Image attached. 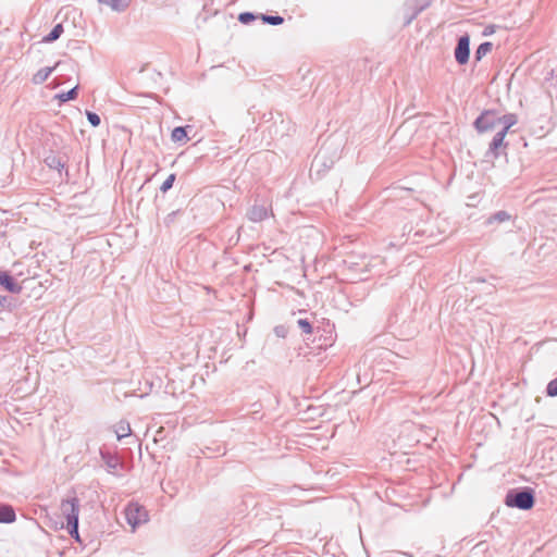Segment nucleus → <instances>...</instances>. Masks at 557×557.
I'll list each match as a JSON object with an SVG mask.
<instances>
[{"label": "nucleus", "instance_id": "obj_11", "mask_svg": "<svg viewBox=\"0 0 557 557\" xmlns=\"http://www.w3.org/2000/svg\"><path fill=\"white\" fill-rule=\"evenodd\" d=\"M16 519L15 511L12 506L0 504V523H12Z\"/></svg>", "mask_w": 557, "mask_h": 557}, {"label": "nucleus", "instance_id": "obj_23", "mask_svg": "<svg viewBox=\"0 0 557 557\" xmlns=\"http://www.w3.org/2000/svg\"><path fill=\"white\" fill-rule=\"evenodd\" d=\"M297 324L299 326V329L305 333V334H311L312 333V326H311V323L307 320V319H299L297 321Z\"/></svg>", "mask_w": 557, "mask_h": 557}, {"label": "nucleus", "instance_id": "obj_22", "mask_svg": "<svg viewBox=\"0 0 557 557\" xmlns=\"http://www.w3.org/2000/svg\"><path fill=\"white\" fill-rule=\"evenodd\" d=\"M77 89H78V86H75L74 88H72L71 90H69L67 92H63V94H60L58 95V99L61 101V102H65V101H69V100H73L76 98L77 96Z\"/></svg>", "mask_w": 557, "mask_h": 557}, {"label": "nucleus", "instance_id": "obj_5", "mask_svg": "<svg viewBox=\"0 0 557 557\" xmlns=\"http://www.w3.org/2000/svg\"><path fill=\"white\" fill-rule=\"evenodd\" d=\"M470 40L469 37L461 36L458 39L457 47L455 48V59L459 64H466L470 54Z\"/></svg>", "mask_w": 557, "mask_h": 557}, {"label": "nucleus", "instance_id": "obj_20", "mask_svg": "<svg viewBox=\"0 0 557 557\" xmlns=\"http://www.w3.org/2000/svg\"><path fill=\"white\" fill-rule=\"evenodd\" d=\"M510 219V215L506 211H498L495 214H493L491 218H488L487 223L492 224L494 222L503 223L505 221H508Z\"/></svg>", "mask_w": 557, "mask_h": 557}, {"label": "nucleus", "instance_id": "obj_28", "mask_svg": "<svg viewBox=\"0 0 557 557\" xmlns=\"http://www.w3.org/2000/svg\"><path fill=\"white\" fill-rule=\"evenodd\" d=\"M275 333L277 334H282V331H278L277 329L275 330Z\"/></svg>", "mask_w": 557, "mask_h": 557}, {"label": "nucleus", "instance_id": "obj_2", "mask_svg": "<svg viewBox=\"0 0 557 557\" xmlns=\"http://www.w3.org/2000/svg\"><path fill=\"white\" fill-rule=\"evenodd\" d=\"M505 504L508 507H516L522 510L531 509L534 505L533 492L529 488L518 492H509L506 495Z\"/></svg>", "mask_w": 557, "mask_h": 557}, {"label": "nucleus", "instance_id": "obj_25", "mask_svg": "<svg viewBox=\"0 0 557 557\" xmlns=\"http://www.w3.org/2000/svg\"><path fill=\"white\" fill-rule=\"evenodd\" d=\"M256 18H257V16L250 12H243L238 15V21L243 24H248V23L255 21Z\"/></svg>", "mask_w": 557, "mask_h": 557}, {"label": "nucleus", "instance_id": "obj_24", "mask_svg": "<svg viewBox=\"0 0 557 557\" xmlns=\"http://www.w3.org/2000/svg\"><path fill=\"white\" fill-rule=\"evenodd\" d=\"M86 116H87V120L88 122L94 126V127H97L100 125V116L95 113V112H91V111H86Z\"/></svg>", "mask_w": 557, "mask_h": 557}, {"label": "nucleus", "instance_id": "obj_3", "mask_svg": "<svg viewBox=\"0 0 557 557\" xmlns=\"http://www.w3.org/2000/svg\"><path fill=\"white\" fill-rule=\"evenodd\" d=\"M125 518L132 529L135 530L136 527L148 521V512L138 504H129L125 508Z\"/></svg>", "mask_w": 557, "mask_h": 557}, {"label": "nucleus", "instance_id": "obj_18", "mask_svg": "<svg viewBox=\"0 0 557 557\" xmlns=\"http://www.w3.org/2000/svg\"><path fill=\"white\" fill-rule=\"evenodd\" d=\"M63 33V26L62 24H57L52 30L44 37V42H52L60 38V36Z\"/></svg>", "mask_w": 557, "mask_h": 557}, {"label": "nucleus", "instance_id": "obj_14", "mask_svg": "<svg viewBox=\"0 0 557 557\" xmlns=\"http://www.w3.org/2000/svg\"><path fill=\"white\" fill-rule=\"evenodd\" d=\"M55 66H47L42 67L39 71H37L33 76V83L34 84H42L48 79V77L51 75V73L54 71Z\"/></svg>", "mask_w": 557, "mask_h": 557}, {"label": "nucleus", "instance_id": "obj_19", "mask_svg": "<svg viewBox=\"0 0 557 557\" xmlns=\"http://www.w3.org/2000/svg\"><path fill=\"white\" fill-rule=\"evenodd\" d=\"M46 162H47L48 166L51 169H55V170L60 171L61 169L64 168V161L61 158L55 157V156L47 157Z\"/></svg>", "mask_w": 557, "mask_h": 557}, {"label": "nucleus", "instance_id": "obj_10", "mask_svg": "<svg viewBox=\"0 0 557 557\" xmlns=\"http://www.w3.org/2000/svg\"><path fill=\"white\" fill-rule=\"evenodd\" d=\"M0 285L11 293L21 292V286L5 272H0Z\"/></svg>", "mask_w": 557, "mask_h": 557}, {"label": "nucleus", "instance_id": "obj_26", "mask_svg": "<svg viewBox=\"0 0 557 557\" xmlns=\"http://www.w3.org/2000/svg\"><path fill=\"white\" fill-rule=\"evenodd\" d=\"M174 181H175V175L174 174L169 175L168 178L160 186V190L162 193H166L169 189L172 188Z\"/></svg>", "mask_w": 557, "mask_h": 557}, {"label": "nucleus", "instance_id": "obj_13", "mask_svg": "<svg viewBox=\"0 0 557 557\" xmlns=\"http://www.w3.org/2000/svg\"><path fill=\"white\" fill-rule=\"evenodd\" d=\"M499 131L508 133L509 128L517 123V117L513 114H506L498 116Z\"/></svg>", "mask_w": 557, "mask_h": 557}, {"label": "nucleus", "instance_id": "obj_6", "mask_svg": "<svg viewBox=\"0 0 557 557\" xmlns=\"http://www.w3.org/2000/svg\"><path fill=\"white\" fill-rule=\"evenodd\" d=\"M101 457L106 463L107 471L113 475H121L120 470L123 469V463L116 456L101 453Z\"/></svg>", "mask_w": 557, "mask_h": 557}, {"label": "nucleus", "instance_id": "obj_16", "mask_svg": "<svg viewBox=\"0 0 557 557\" xmlns=\"http://www.w3.org/2000/svg\"><path fill=\"white\" fill-rule=\"evenodd\" d=\"M493 49V44L490 41L482 42L475 50V60L480 61Z\"/></svg>", "mask_w": 557, "mask_h": 557}, {"label": "nucleus", "instance_id": "obj_9", "mask_svg": "<svg viewBox=\"0 0 557 557\" xmlns=\"http://www.w3.org/2000/svg\"><path fill=\"white\" fill-rule=\"evenodd\" d=\"M332 162L330 164H326L325 161V153L323 151H319L318 154L314 157L310 172L311 174L314 172L317 175H319L322 171V168H331Z\"/></svg>", "mask_w": 557, "mask_h": 557}, {"label": "nucleus", "instance_id": "obj_8", "mask_svg": "<svg viewBox=\"0 0 557 557\" xmlns=\"http://www.w3.org/2000/svg\"><path fill=\"white\" fill-rule=\"evenodd\" d=\"M247 218L252 222H261L268 218V209L261 205H255L247 212Z\"/></svg>", "mask_w": 557, "mask_h": 557}, {"label": "nucleus", "instance_id": "obj_29", "mask_svg": "<svg viewBox=\"0 0 557 557\" xmlns=\"http://www.w3.org/2000/svg\"><path fill=\"white\" fill-rule=\"evenodd\" d=\"M275 333L277 334H282V331H278L277 329L275 330Z\"/></svg>", "mask_w": 557, "mask_h": 557}, {"label": "nucleus", "instance_id": "obj_27", "mask_svg": "<svg viewBox=\"0 0 557 557\" xmlns=\"http://www.w3.org/2000/svg\"><path fill=\"white\" fill-rule=\"evenodd\" d=\"M546 393L550 397L557 396V377L552 380L546 387Z\"/></svg>", "mask_w": 557, "mask_h": 557}, {"label": "nucleus", "instance_id": "obj_21", "mask_svg": "<svg viewBox=\"0 0 557 557\" xmlns=\"http://www.w3.org/2000/svg\"><path fill=\"white\" fill-rule=\"evenodd\" d=\"M260 17L263 21V23L274 25V26L281 25L284 22V18L280 15L261 14Z\"/></svg>", "mask_w": 557, "mask_h": 557}, {"label": "nucleus", "instance_id": "obj_12", "mask_svg": "<svg viewBox=\"0 0 557 557\" xmlns=\"http://www.w3.org/2000/svg\"><path fill=\"white\" fill-rule=\"evenodd\" d=\"M187 128H190V126H186V127L177 126V127H175L172 131V134H171L172 141L178 143V144L187 143V140H188L187 131H186Z\"/></svg>", "mask_w": 557, "mask_h": 557}, {"label": "nucleus", "instance_id": "obj_15", "mask_svg": "<svg viewBox=\"0 0 557 557\" xmlns=\"http://www.w3.org/2000/svg\"><path fill=\"white\" fill-rule=\"evenodd\" d=\"M100 3L110 7L113 11H124L129 3V0H98Z\"/></svg>", "mask_w": 557, "mask_h": 557}, {"label": "nucleus", "instance_id": "obj_7", "mask_svg": "<svg viewBox=\"0 0 557 557\" xmlns=\"http://www.w3.org/2000/svg\"><path fill=\"white\" fill-rule=\"evenodd\" d=\"M506 135H507V133H505V132H502L499 129L496 131V133L490 144V147H488V151H487L488 154H492L494 158H497L500 154L499 149L502 147H506V145L504 143Z\"/></svg>", "mask_w": 557, "mask_h": 557}, {"label": "nucleus", "instance_id": "obj_17", "mask_svg": "<svg viewBox=\"0 0 557 557\" xmlns=\"http://www.w3.org/2000/svg\"><path fill=\"white\" fill-rule=\"evenodd\" d=\"M131 432L132 430L128 422L121 421L117 423L115 433L119 440L131 435Z\"/></svg>", "mask_w": 557, "mask_h": 557}, {"label": "nucleus", "instance_id": "obj_4", "mask_svg": "<svg viewBox=\"0 0 557 557\" xmlns=\"http://www.w3.org/2000/svg\"><path fill=\"white\" fill-rule=\"evenodd\" d=\"M498 115L491 111L483 112L474 122V126L480 133L488 131H498Z\"/></svg>", "mask_w": 557, "mask_h": 557}, {"label": "nucleus", "instance_id": "obj_1", "mask_svg": "<svg viewBox=\"0 0 557 557\" xmlns=\"http://www.w3.org/2000/svg\"><path fill=\"white\" fill-rule=\"evenodd\" d=\"M62 516L66 519V529L71 536L79 540L78 537V513H79V499L76 496H71L62 499L60 505Z\"/></svg>", "mask_w": 557, "mask_h": 557}]
</instances>
